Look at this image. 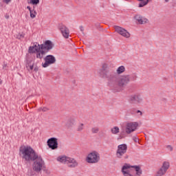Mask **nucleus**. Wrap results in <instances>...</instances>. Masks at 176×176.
Returning <instances> with one entry per match:
<instances>
[{"label": "nucleus", "mask_w": 176, "mask_h": 176, "mask_svg": "<svg viewBox=\"0 0 176 176\" xmlns=\"http://www.w3.org/2000/svg\"><path fill=\"white\" fill-rule=\"evenodd\" d=\"M99 74L101 78L107 80L109 86H117L118 85L120 87H126L130 83V76H118L115 71L109 69L107 64L102 65Z\"/></svg>", "instance_id": "1"}, {"label": "nucleus", "mask_w": 176, "mask_h": 176, "mask_svg": "<svg viewBox=\"0 0 176 176\" xmlns=\"http://www.w3.org/2000/svg\"><path fill=\"white\" fill-rule=\"evenodd\" d=\"M19 155L25 162H34L33 170L39 173L43 167V160L42 157L37 155L35 151L30 146H22L19 149Z\"/></svg>", "instance_id": "2"}, {"label": "nucleus", "mask_w": 176, "mask_h": 176, "mask_svg": "<svg viewBox=\"0 0 176 176\" xmlns=\"http://www.w3.org/2000/svg\"><path fill=\"white\" fill-rule=\"evenodd\" d=\"M45 46L43 45H39L38 43L34 44L33 46L29 47V53H36L37 58H42L45 54Z\"/></svg>", "instance_id": "3"}, {"label": "nucleus", "mask_w": 176, "mask_h": 176, "mask_svg": "<svg viewBox=\"0 0 176 176\" xmlns=\"http://www.w3.org/2000/svg\"><path fill=\"white\" fill-rule=\"evenodd\" d=\"M127 144H122L118 146L116 156L118 159H129L127 155Z\"/></svg>", "instance_id": "4"}, {"label": "nucleus", "mask_w": 176, "mask_h": 176, "mask_svg": "<svg viewBox=\"0 0 176 176\" xmlns=\"http://www.w3.org/2000/svg\"><path fill=\"white\" fill-rule=\"evenodd\" d=\"M132 167L133 168H135L137 175H141L142 174V170H141V168L138 166H131L130 165L125 164L122 168V173L124 176H131L130 173H129V169Z\"/></svg>", "instance_id": "5"}, {"label": "nucleus", "mask_w": 176, "mask_h": 176, "mask_svg": "<svg viewBox=\"0 0 176 176\" xmlns=\"http://www.w3.org/2000/svg\"><path fill=\"white\" fill-rule=\"evenodd\" d=\"M86 162L91 164L98 163L100 162V153L97 151L90 153L86 158Z\"/></svg>", "instance_id": "6"}, {"label": "nucleus", "mask_w": 176, "mask_h": 176, "mask_svg": "<svg viewBox=\"0 0 176 176\" xmlns=\"http://www.w3.org/2000/svg\"><path fill=\"white\" fill-rule=\"evenodd\" d=\"M138 122H127L125 128V133L126 134H131V133H134L137 129H138Z\"/></svg>", "instance_id": "7"}, {"label": "nucleus", "mask_w": 176, "mask_h": 176, "mask_svg": "<svg viewBox=\"0 0 176 176\" xmlns=\"http://www.w3.org/2000/svg\"><path fill=\"white\" fill-rule=\"evenodd\" d=\"M47 145L50 148V149H52V151H55V149H58V142L57 138H51L47 141Z\"/></svg>", "instance_id": "8"}, {"label": "nucleus", "mask_w": 176, "mask_h": 176, "mask_svg": "<svg viewBox=\"0 0 176 176\" xmlns=\"http://www.w3.org/2000/svg\"><path fill=\"white\" fill-rule=\"evenodd\" d=\"M58 30L60 31L63 36L65 38V39H68V38H69V29H68L65 25L59 24Z\"/></svg>", "instance_id": "9"}, {"label": "nucleus", "mask_w": 176, "mask_h": 176, "mask_svg": "<svg viewBox=\"0 0 176 176\" xmlns=\"http://www.w3.org/2000/svg\"><path fill=\"white\" fill-rule=\"evenodd\" d=\"M114 28L116 32L122 35V36H124V38H129L130 36V33L126 29L120 26H114Z\"/></svg>", "instance_id": "10"}, {"label": "nucleus", "mask_w": 176, "mask_h": 176, "mask_svg": "<svg viewBox=\"0 0 176 176\" xmlns=\"http://www.w3.org/2000/svg\"><path fill=\"white\" fill-rule=\"evenodd\" d=\"M45 68L49 67L51 64L56 63V58L52 55H47L45 58Z\"/></svg>", "instance_id": "11"}, {"label": "nucleus", "mask_w": 176, "mask_h": 176, "mask_svg": "<svg viewBox=\"0 0 176 176\" xmlns=\"http://www.w3.org/2000/svg\"><path fill=\"white\" fill-rule=\"evenodd\" d=\"M135 19L136 20V21H138V23H139V24H146V23H148V21H149L148 20V19H146L144 16H141L140 14H138L135 16Z\"/></svg>", "instance_id": "12"}, {"label": "nucleus", "mask_w": 176, "mask_h": 176, "mask_svg": "<svg viewBox=\"0 0 176 176\" xmlns=\"http://www.w3.org/2000/svg\"><path fill=\"white\" fill-rule=\"evenodd\" d=\"M129 100L131 102H142V98H141V96L138 94H134L130 96Z\"/></svg>", "instance_id": "13"}, {"label": "nucleus", "mask_w": 176, "mask_h": 176, "mask_svg": "<svg viewBox=\"0 0 176 176\" xmlns=\"http://www.w3.org/2000/svg\"><path fill=\"white\" fill-rule=\"evenodd\" d=\"M67 164V166L69 167V168H75V167H78V164L75 159L69 157Z\"/></svg>", "instance_id": "14"}, {"label": "nucleus", "mask_w": 176, "mask_h": 176, "mask_svg": "<svg viewBox=\"0 0 176 176\" xmlns=\"http://www.w3.org/2000/svg\"><path fill=\"white\" fill-rule=\"evenodd\" d=\"M53 46H54V45L50 40L45 41V53L47 52H50V50H52V49H53Z\"/></svg>", "instance_id": "15"}, {"label": "nucleus", "mask_w": 176, "mask_h": 176, "mask_svg": "<svg viewBox=\"0 0 176 176\" xmlns=\"http://www.w3.org/2000/svg\"><path fill=\"white\" fill-rule=\"evenodd\" d=\"M69 159V157H67L65 155L59 156L57 157V161L60 162V163H63V164H67Z\"/></svg>", "instance_id": "16"}, {"label": "nucleus", "mask_w": 176, "mask_h": 176, "mask_svg": "<svg viewBox=\"0 0 176 176\" xmlns=\"http://www.w3.org/2000/svg\"><path fill=\"white\" fill-rule=\"evenodd\" d=\"M75 124H76V118L72 117L67 120V127H72V126H75Z\"/></svg>", "instance_id": "17"}, {"label": "nucleus", "mask_w": 176, "mask_h": 176, "mask_svg": "<svg viewBox=\"0 0 176 176\" xmlns=\"http://www.w3.org/2000/svg\"><path fill=\"white\" fill-rule=\"evenodd\" d=\"M26 68L29 71V72H32V71H35V72H36V71H38V67L34 68V63H28L26 65Z\"/></svg>", "instance_id": "18"}, {"label": "nucleus", "mask_w": 176, "mask_h": 176, "mask_svg": "<svg viewBox=\"0 0 176 176\" xmlns=\"http://www.w3.org/2000/svg\"><path fill=\"white\" fill-rule=\"evenodd\" d=\"M161 168L167 172V170L170 168V162L165 161L162 163Z\"/></svg>", "instance_id": "19"}, {"label": "nucleus", "mask_w": 176, "mask_h": 176, "mask_svg": "<svg viewBox=\"0 0 176 176\" xmlns=\"http://www.w3.org/2000/svg\"><path fill=\"white\" fill-rule=\"evenodd\" d=\"M140 3H139V8H144V6L148 5L151 0H138Z\"/></svg>", "instance_id": "20"}, {"label": "nucleus", "mask_w": 176, "mask_h": 176, "mask_svg": "<svg viewBox=\"0 0 176 176\" xmlns=\"http://www.w3.org/2000/svg\"><path fill=\"white\" fill-rule=\"evenodd\" d=\"M125 71L126 68L124 67V66H120L116 70V74L118 75H120V74H123V72H124Z\"/></svg>", "instance_id": "21"}, {"label": "nucleus", "mask_w": 176, "mask_h": 176, "mask_svg": "<svg viewBox=\"0 0 176 176\" xmlns=\"http://www.w3.org/2000/svg\"><path fill=\"white\" fill-rule=\"evenodd\" d=\"M166 173H167L166 171L164 170V169H162V168H160L157 171V174L156 176H163L166 174Z\"/></svg>", "instance_id": "22"}, {"label": "nucleus", "mask_w": 176, "mask_h": 176, "mask_svg": "<svg viewBox=\"0 0 176 176\" xmlns=\"http://www.w3.org/2000/svg\"><path fill=\"white\" fill-rule=\"evenodd\" d=\"M112 134H119L120 129L118 126H114L111 129Z\"/></svg>", "instance_id": "23"}, {"label": "nucleus", "mask_w": 176, "mask_h": 176, "mask_svg": "<svg viewBox=\"0 0 176 176\" xmlns=\"http://www.w3.org/2000/svg\"><path fill=\"white\" fill-rule=\"evenodd\" d=\"M30 17H32V19H35V17L36 16V12L34 10H30Z\"/></svg>", "instance_id": "24"}, {"label": "nucleus", "mask_w": 176, "mask_h": 176, "mask_svg": "<svg viewBox=\"0 0 176 176\" xmlns=\"http://www.w3.org/2000/svg\"><path fill=\"white\" fill-rule=\"evenodd\" d=\"M98 131H100V129L98 128H97V127L92 128V129H91V132L94 134H96V133H98Z\"/></svg>", "instance_id": "25"}, {"label": "nucleus", "mask_w": 176, "mask_h": 176, "mask_svg": "<svg viewBox=\"0 0 176 176\" xmlns=\"http://www.w3.org/2000/svg\"><path fill=\"white\" fill-rule=\"evenodd\" d=\"M83 124H80V125H78L77 127V131H82V130H83Z\"/></svg>", "instance_id": "26"}, {"label": "nucleus", "mask_w": 176, "mask_h": 176, "mask_svg": "<svg viewBox=\"0 0 176 176\" xmlns=\"http://www.w3.org/2000/svg\"><path fill=\"white\" fill-rule=\"evenodd\" d=\"M30 3L32 5H38V3H39V0H31Z\"/></svg>", "instance_id": "27"}, {"label": "nucleus", "mask_w": 176, "mask_h": 176, "mask_svg": "<svg viewBox=\"0 0 176 176\" xmlns=\"http://www.w3.org/2000/svg\"><path fill=\"white\" fill-rule=\"evenodd\" d=\"M166 148H167L168 151H170V152H173V146H172L171 145H168V146H166Z\"/></svg>", "instance_id": "28"}, {"label": "nucleus", "mask_w": 176, "mask_h": 176, "mask_svg": "<svg viewBox=\"0 0 176 176\" xmlns=\"http://www.w3.org/2000/svg\"><path fill=\"white\" fill-rule=\"evenodd\" d=\"M45 173L46 175H50V174H51V172L49 169H45Z\"/></svg>", "instance_id": "29"}, {"label": "nucleus", "mask_w": 176, "mask_h": 176, "mask_svg": "<svg viewBox=\"0 0 176 176\" xmlns=\"http://www.w3.org/2000/svg\"><path fill=\"white\" fill-rule=\"evenodd\" d=\"M133 141H134L135 142H138V141H139L138 138H137V137H135V136H134V137L133 138Z\"/></svg>", "instance_id": "30"}, {"label": "nucleus", "mask_w": 176, "mask_h": 176, "mask_svg": "<svg viewBox=\"0 0 176 176\" xmlns=\"http://www.w3.org/2000/svg\"><path fill=\"white\" fill-rule=\"evenodd\" d=\"M11 1H12V0H3V2L6 3L7 5L9 4V3L11 2Z\"/></svg>", "instance_id": "31"}, {"label": "nucleus", "mask_w": 176, "mask_h": 176, "mask_svg": "<svg viewBox=\"0 0 176 176\" xmlns=\"http://www.w3.org/2000/svg\"><path fill=\"white\" fill-rule=\"evenodd\" d=\"M137 113H140V116H142V112L140 110H138Z\"/></svg>", "instance_id": "32"}, {"label": "nucleus", "mask_w": 176, "mask_h": 176, "mask_svg": "<svg viewBox=\"0 0 176 176\" xmlns=\"http://www.w3.org/2000/svg\"><path fill=\"white\" fill-rule=\"evenodd\" d=\"M80 31H82V32H83V26H80ZM82 34H85V33L82 32Z\"/></svg>", "instance_id": "33"}, {"label": "nucleus", "mask_w": 176, "mask_h": 176, "mask_svg": "<svg viewBox=\"0 0 176 176\" xmlns=\"http://www.w3.org/2000/svg\"><path fill=\"white\" fill-rule=\"evenodd\" d=\"M27 9H28V10H30V12H31V10H31V7H30V6H28Z\"/></svg>", "instance_id": "34"}, {"label": "nucleus", "mask_w": 176, "mask_h": 176, "mask_svg": "<svg viewBox=\"0 0 176 176\" xmlns=\"http://www.w3.org/2000/svg\"><path fill=\"white\" fill-rule=\"evenodd\" d=\"M49 110H50L49 108H47V107H45V111H49Z\"/></svg>", "instance_id": "35"}, {"label": "nucleus", "mask_w": 176, "mask_h": 176, "mask_svg": "<svg viewBox=\"0 0 176 176\" xmlns=\"http://www.w3.org/2000/svg\"><path fill=\"white\" fill-rule=\"evenodd\" d=\"M6 19H9V15H6Z\"/></svg>", "instance_id": "36"}, {"label": "nucleus", "mask_w": 176, "mask_h": 176, "mask_svg": "<svg viewBox=\"0 0 176 176\" xmlns=\"http://www.w3.org/2000/svg\"><path fill=\"white\" fill-rule=\"evenodd\" d=\"M20 36H21V38H24V35H23V34H21Z\"/></svg>", "instance_id": "37"}, {"label": "nucleus", "mask_w": 176, "mask_h": 176, "mask_svg": "<svg viewBox=\"0 0 176 176\" xmlns=\"http://www.w3.org/2000/svg\"><path fill=\"white\" fill-rule=\"evenodd\" d=\"M42 65H43V67L45 68V63H43Z\"/></svg>", "instance_id": "38"}, {"label": "nucleus", "mask_w": 176, "mask_h": 176, "mask_svg": "<svg viewBox=\"0 0 176 176\" xmlns=\"http://www.w3.org/2000/svg\"><path fill=\"white\" fill-rule=\"evenodd\" d=\"M0 85H2V81L1 80V78H0Z\"/></svg>", "instance_id": "39"}, {"label": "nucleus", "mask_w": 176, "mask_h": 176, "mask_svg": "<svg viewBox=\"0 0 176 176\" xmlns=\"http://www.w3.org/2000/svg\"><path fill=\"white\" fill-rule=\"evenodd\" d=\"M168 1H170V0H165V1H166V2H168Z\"/></svg>", "instance_id": "40"}, {"label": "nucleus", "mask_w": 176, "mask_h": 176, "mask_svg": "<svg viewBox=\"0 0 176 176\" xmlns=\"http://www.w3.org/2000/svg\"><path fill=\"white\" fill-rule=\"evenodd\" d=\"M39 111H42V109H39Z\"/></svg>", "instance_id": "41"}]
</instances>
